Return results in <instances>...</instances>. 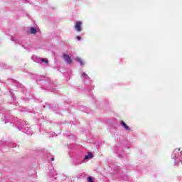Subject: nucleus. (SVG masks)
I'll return each instance as SVG.
<instances>
[{"mask_svg": "<svg viewBox=\"0 0 182 182\" xmlns=\"http://www.w3.org/2000/svg\"><path fill=\"white\" fill-rule=\"evenodd\" d=\"M75 29L77 31V32H80L82 31V22L81 21H77L75 23Z\"/></svg>", "mask_w": 182, "mask_h": 182, "instance_id": "1", "label": "nucleus"}, {"mask_svg": "<svg viewBox=\"0 0 182 182\" xmlns=\"http://www.w3.org/2000/svg\"><path fill=\"white\" fill-rule=\"evenodd\" d=\"M63 59L67 63H72V59H70V56L68 54L63 55Z\"/></svg>", "mask_w": 182, "mask_h": 182, "instance_id": "2", "label": "nucleus"}, {"mask_svg": "<svg viewBox=\"0 0 182 182\" xmlns=\"http://www.w3.org/2000/svg\"><path fill=\"white\" fill-rule=\"evenodd\" d=\"M87 159H93V154L89 153L87 155L85 156L84 160H87Z\"/></svg>", "mask_w": 182, "mask_h": 182, "instance_id": "3", "label": "nucleus"}, {"mask_svg": "<svg viewBox=\"0 0 182 182\" xmlns=\"http://www.w3.org/2000/svg\"><path fill=\"white\" fill-rule=\"evenodd\" d=\"M38 32V30H36L35 28L32 27L30 31V33L32 35H35Z\"/></svg>", "mask_w": 182, "mask_h": 182, "instance_id": "4", "label": "nucleus"}, {"mask_svg": "<svg viewBox=\"0 0 182 182\" xmlns=\"http://www.w3.org/2000/svg\"><path fill=\"white\" fill-rule=\"evenodd\" d=\"M122 124L123 127H124L125 130H130V128L129 126H127V124H126V123H124V122L122 121Z\"/></svg>", "mask_w": 182, "mask_h": 182, "instance_id": "5", "label": "nucleus"}, {"mask_svg": "<svg viewBox=\"0 0 182 182\" xmlns=\"http://www.w3.org/2000/svg\"><path fill=\"white\" fill-rule=\"evenodd\" d=\"M122 124L123 127H124L125 130H130V128L129 126H127V124H126V123H124V122L122 121Z\"/></svg>", "mask_w": 182, "mask_h": 182, "instance_id": "6", "label": "nucleus"}, {"mask_svg": "<svg viewBox=\"0 0 182 182\" xmlns=\"http://www.w3.org/2000/svg\"><path fill=\"white\" fill-rule=\"evenodd\" d=\"M75 60H77V62H80V65H83V64H84V63H83V61H82V59L80 58H77L75 59Z\"/></svg>", "mask_w": 182, "mask_h": 182, "instance_id": "7", "label": "nucleus"}, {"mask_svg": "<svg viewBox=\"0 0 182 182\" xmlns=\"http://www.w3.org/2000/svg\"><path fill=\"white\" fill-rule=\"evenodd\" d=\"M87 181H88V182H94V181H93V178H92L91 176H89V177L87 178Z\"/></svg>", "mask_w": 182, "mask_h": 182, "instance_id": "8", "label": "nucleus"}, {"mask_svg": "<svg viewBox=\"0 0 182 182\" xmlns=\"http://www.w3.org/2000/svg\"><path fill=\"white\" fill-rule=\"evenodd\" d=\"M41 62H44L45 63H48V60L45 59V58H42Z\"/></svg>", "mask_w": 182, "mask_h": 182, "instance_id": "9", "label": "nucleus"}, {"mask_svg": "<svg viewBox=\"0 0 182 182\" xmlns=\"http://www.w3.org/2000/svg\"><path fill=\"white\" fill-rule=\"evenodd\" d=\"M181 153V156L178 159V160L180 161V162L182 164V151L180 152Z\"/></svg>", "mask_w": 182, "mask_h": 182, "instance_id": "10", "label": "nucleus"}, {"mask_svg": "<svg viewBox=\"0 0 182 182\" xmlns=\"http://www.w3.org/2000/svg\"><path fill=\"white\" fill-rule=\"evenodd\" d=\"M82 76L84 77H87V74H86V73H82Z\"/></svg>", "mask_w": 182, "mask_h": 182, "instance_id": "11", "label": "nucleus"}, {"mask_svg": "<svg viewBox=\"0 0 182 182\" xmlns=\"http://www.w3.org/2000/svg\"><path fill=\"white\" fill-rule=\"evenodd\" d=\"M77 39L78 41H80V39H81L80 36H77Z\"/></svg>", "mask_w": 182, "mask_h": 182, "instance_id": "12", "label": "nucleus"}, {"mask_svg": "<svg viewBox=\"0 0 182 182\" xmlns=\"http://www.w3.org/2000/svg\"><path fill=\"white\" fill-rule=\"evenodd\" d=\"M53 160H55V159L52 158V159H51V161H53Z\"/></svg>", "mask_w": 182, "mask_h": 182, "instance_id": "13", "label": "nucleus"}]
</instances>
